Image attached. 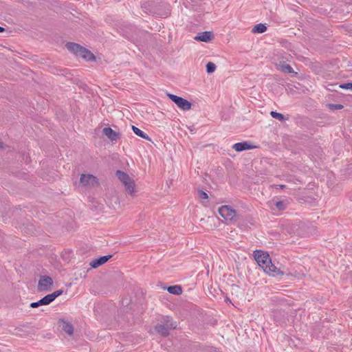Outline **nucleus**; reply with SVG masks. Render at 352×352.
Here are the masks:
<instances>
[{
    "label": "nucleus",
    "instance_id": "f257e3e1",
    "mask_svg": "<svg viewBox=\"0 0 352 352\" xmlns=\"http://www.w3.org/2000/svg\"><path fill=\"white\" fill-rule=\"evenodd\" d=\"M254 256L258 265L262 267L265 273L274 276L278 274L283 275V272L272 263L270 255L267 253L257 250L254 252Z\"/></svg>",
    "mask_w": 352,
    "mask_h": 352
},
{
    "label": "nucleus",
    "instance_id": "f03ea898",
    "mask_svg": "<svg viewBox=\"0 0 352 352\" xmlns=\"http://www.w3.org/2000/svg\"><path fill=\"white\" fill-rule=\"evenodd\" d=\"M167 96L180 109L188 111L191 109L192 104L187 100L172 94H168Z\"/></svg>",
    "mask_w": 352,
    "mask_h": 352
},
{
    "label": "nucleus",
    "instance_id": "7ed1b4c3",
    "mask_svg": "<svg viewBox=\"0 0 352 352\" xmlns=\"http://www.w3.org/2000/svg\"><path fill=\"white\" fill-rule=\"evenodd\" d=\"M53 283V279L50 276L47 275L41 276L38 283V290L39 292L51 291Z\"/></svg>",
    "mask_w": 352,
    "mask_h": 352
},
{
    "label": "nucleus",
    "instance_id": "20e7f679",
    "mask_svg": "<svg viewBox=\"0 0 352 352\" xmlns=\"http://www.w3.org/2000/svg\"><path fill=\"white\" fill-rule=\"evenodd\" d=\"M219 213L226 221H233L236 215V210L227 205L221 206L219 208Z\"/></svg>",
    "mask_w": 352,
    "mask_h": 352
},
{
    "label": "nucleus",
    "instance_id": "39448f33",
    "mask_svg": "<svg viewBox=\"0 0 352 352\" xmlns=\"http://www.w3.org/2000/svg\"><path fill=\"white\" fill-rule=\"evenodd\" d=\"M80 183L84 186H96L99 184L98 178L90 174H82L80 178Z\"/></svg>",
    "mask_w": 352,
    "mask_h": 352
},
{
    "label": "nucleus",
    "instance_id": "423d86ee",
    "mask_svg": "<svg viewBox=\"0 0 352 352\" xmlns=\"http://www.w3.org/2000/svg\"><path fill=\"white\" fill-rule=\"evenodd\" d=\"M103 134L105 135L111 141H117L120 139L121 134L115 131L110 127H104L102 130Z\"/></svg>",
    "mask_w": 352,
    "mask_h": 352
},
{
    "label": "nucleus",
    "instance_id": "0eeeda50",
    "mask_svg": "<svg viewBox=\"0 0 352 352\" xmlns=\"http://www.w3.org/2000/svg\"><path fill=\"white\" fill-rule=\"evenodd\" d=\"M65 46L68 51L73 53L74 54H75L77 56H79L80 54H81V51L82 50V49L84 47L78 43H72V42H68L65 45Z\"/></svg>",
    "mask_w": 352,
    "mask_h": 352
},
{
    "label": "nucleus",
    "instance_id": "6e6552de",
    "mask_svg": "<svg viewBox=\"0 0 352 352\" xmlns=\"http://www.w3.org/2000/svg\"><path fill=\"white\" fill-rule=\"evenodd\" d=\"M111 257H112L111 254L100 256L98 258L93 260L90 263V266L92 268L96 269V268L98 267L99 266L107 263Z\"/></svg>",
    "mask_w": 352,
    "mask_h": 352
},
{
    "label": "nucleus",
    "instance_id": "1a4fd4ad",
    "mask_svg": "<svg viewBox=\"0 0 352 352\" xmlns=\"http://www.w3.org/2000/svg\"><path fill=\"white\" fill-rule=\"evenodd\" d=\"M52 302L53 300H52L50 294H47L37 302L30 303V307L31 308H37L40 306L48 305Z\"/></svg>",
    "mask_w": 352,
    "mask_h": 352
},
{
    "label": "nucleus",
    "instance_id": "9d476101",
    "mask_svg": "<svg viewBox=\"0 0 352 352\" xmlns=\"http://www.w3.org/2000/svg\"><path fill=\"white\" fill-rule=\"evenodd\" d=\"M214 38V34L212 32L206 31L201 33H199L195 37V39L196 41H203L205 43H208L210 41Z\"/></svg>",
    "mask_w": 352,
    "mask_h": 352
},
{
    "label": "nucleus",
    "instance_id": "9b49d317",
    "mask_svg": "<svg viewBox=\"0 0 352 352\" xmlns=\"http://www.w3.org/2000/svg\"><path fill=\"white\" fill-rule=\"evenodd\" d=\"M232 148L237 152H241L243 151L254 148H255V146L248 142H241L234 144L232 146Z\"/></svg>",
    "mask_w": 352,
    "mask_h": 352
},
{
    "label": "nucleus",
    "instance_id": "f8f14e48",
    "mask_svg": "<svg viewBox=\"0 0 352 352\" xmlns=\"http://www.w3.org/2000/svg\"><path fill=\"white\" fill-rule=\"evenodd\" d=\"M155 330L158 334L163 337H167L169 336L170 333V329H168L167 327L165 326V324H162V323L157 324L155 327Z\"/></svg>",
    "mask_w": 352,
    "mask_h": 352
},
{
    "label": "nucleus",
    "instance_id": "ddd939ff",
    "mask_svg": "<svg viewBox=\"0 0 352 352\" xmlns=\"http://www.w3.org/2000/svg\"><path fill=\"white\" fill-rule=\"evenodd\" d=\"M79 56L87 61H94L96 60V57L94 54L85 47H83L82 50L81 51V54H80Z\"/></svg>",
    "mask_w": 352,
    "mask_h": 352
},
{
    "label": "nucleus",
    "instance_id": "4468645a",
    "mask_svg": "<svg viewBox=\"0 0 352 352\" xmlns=\"http://www.w3.org/2000/svg\"><path fill=\"white\" fill-rule=\"evenodd\" d=\"M161 322L162 324H165V326L170 329H174L177 327V324L173 322V318L168 316H164Z\"/></svg>",
    "mask_w": 352,
    "mask_h": 352
},
{
    "label": "nucleus",
    "instance_id": "2eb2a0df",
    "mask_svg": "<svg viewBox=\"0 0 352 352\" xmlns=\"http://www.w3.org/2000/svg\"><path fill=\"white\" fill-rule=\"evenodd\" d=\"M124 185L129 195H130L132 197L135 196V184L134 180L133 179H131L130 181L126 182V183H124Z\"/></svg>",
    "mask_w": 352,
    "mask_h": 352
},
{
    "label": "nucleus",
    "instance_id": "dca6fc26",
    "mask_svg": "<svg viewBox=\"0 0 352 352\" xmlns=\"http://www.w3.org/2000/svg\"><path fill=\"white\" fill-rule=\"evenodd\" d=\"M116 175L123 184L131 179L127 173L120 170L116 171Z\"/></svg>",
    "mask_w": 352,
    "mask_h": 352
},
{
    "label": "nucleus",
    "instance_id": "f3484780",
    "mask_svg": "<svg viewBox=\"0 0 352 352\" xmlns=\"http://www.w3.org/2000/svg\"><path fill=\"white\" fill-rule=\"evenodd\" d=\"M131 128H132L133 133L136 135H138L143 139H145L146 140H148V141L151 140V138L148 137V135L146 133H145L144 131L140 130L139 128H138L133 125L131 126Z\"/></svg>",
    "mask_w": 352,
    "mask_h": 352
},
{
    "label": "nucleus",
    "instance_id": "a211bd4d",
    "mask_svg": "<svg viewBox=\"0 0 352 352\" xmlns=\"http://www.w3.org/2000/svg\"><path fill=\"white\" fill-rule=\"evenodd\" d=\"M61 322L63 323L62 329L68 335H72L74 333L73 325L71 323L65 322L64 320H61Z\"/></svg>",
    "mask_w": 352,
    "mask_h": 352
},
{
    "label": "nucleus",
    "instance_id": "6ab92c4d",
    "mask_svg": "<svg viewBox=\"0 0 352 352\" xmlns=\"http://www.w3.org/2000/svg\"><path fill=\"white\" fill-rule=\"evenodd\" d=\"M167 291L170 294L179 295L182 293V288L180 285H173L168 287Z\"/></svg>",
    "mask_w": 352,
    "mask_h": 352
},
{
    "label": "nucleus",
    "instance_id": "aec40b11",
    "mask_svg": "<svg viewBox=\"0 0 352 352\" xmlns=\"http://www.w3.org/2000/svg\"><path fill=\"white\" fill-rule=\"evenodd\" d=\"M267 30V26L263 23H258L253 28L252 32L253 33H263Z\"/></svg>",
    "mask_w": 352,
    "mask_h": 352
},
{
    "label": "nucleus",
    "instance_id": "412c9836",
    "mask_svg": "<svg viewBox=\"0 0 352 352\" xmlns=\"http://www.w3.org/2000/svg\"><path fill=\"white\" fill-rule=\"evenodd\" d=\"M270 116L273 118L277 119L280 121H285L288 119V118H286L283 114L273 111L270 112Z\"/></svg>",
    "mask_w": 352,
    "mask_h": 352
},
{
    "label": "nucleus",
    "instance_id": "4be33fe9",
    "mask_svg": "<svg viewBox=\"0 0 352 352\" xmlns=\"http://www.w3.org/2000/svg\"><path fill=\"white\" fill-rule=\"evenodd\" d=\"M280 69L282 72H285L287 74H292L294 73L293 68L288 64H283L280 65Z\"/></svg>",
    "mask_w": 352,
    "mask_h": 352
},
{
    "label": "nucleus",
    "instance_id": "5701e85b",
    "mask_svg": "<svg viewBox=\"0 0 352 352\" xmlns=\"http://www.w3.org/2000/svg\"><path fill=\"white\" fill-rule=\"evenodd\" d=\"M329 110L331 111H336V110H340L344 108V106L341 104H331L329 103L326 105Z\"/></svg>",
    "mask_w": 352,
    "mask_h": 352
},
{
    "label": "nucleus",
    "instance_id": "b1692460",
    "mask_svg": "<svg viewBox=\"0 0 352 352\" xmlns=\"http://www.w3.org/2000/svg\"><path fill=\"white\" fill-rule=\"evenodd\" d=\"M216 69V65L212 62H208L206 64V72L208 74L213 73Z\"/></svg>",
    "mask_w": 352,
    "mask_h": 352
},
{
    "label": "nucleus",
    "instance_id": "393cba45",
    "mask_svg": "<svg viewBox=\"0 0 352 352\" xmlns=\"http://www.w3.org/2000/svg\"><path fill=\"white\" fill-rule=\"evenodd\" d=\"M63 290L58 289V290H56V291L50 294V296L52 300L54 301L57 297H58L59 296L63 294Z\"/></svg>",
    "mask_w": 352,
    "mask_h": 352
},
{
    "label": "nucleus",
    "instance_id": "a878e982",
    "mask_svg": "<svg viewBox=\"0 0 352 352\" xmlns=\"http://www.w3.org/2000/svg\"><path fill=\"white\" fill-rule=\"evenodd\" d=\"M275 205L278 210H283L286 208L285 204L283 201H277Z\"/></svg>",
    "mask_w": 352,
    "mask_h": 352
},
{
    "label": "nucleus",
    "instance_id": "bb28decb",
    "mask_svg": "<svg viewBox=\"0 0 352 352\" xmlns=\"http://www.w3.org/2000/svg\"><path fill=\"white\" fill-rule=\"evenodd\" d=\"M197 195L199 198L201 199H207L208 198V194L201 190H198Z\"/></svg>",
    "mask_w": 352,
    "mask_h": 352
},
{
    "label": "nucleus",
    "instance_id": "cd10ccee",
    "mask_svg": "<svg viewBox=\"0 0 352 352\" xmlns=\"http://www.w3.org/2000/svg\"><path fill=\"white\" fill-rule=\"evenodd\" d=\"M339 87L343 89H351L352 90V82H347V83H343L340 84L339 85Z\"/></svg>",
    "mask_w": 352,
    "mask_h": 352
},
{
    "label": "nucleus",
    "instance_id": "c85d7f7f",
    "mask_svg": "<svg viewBox=\"0 0 352 352\" xmlns=\"http://www.w3.org/2000/svg\"><path fill=\"white\" fill-rule=\"evenodd\" d=\"M276 186L280 189H284L286 187L285 185H283V184L276 185Z\"/></svg>",
    "mask_w": 352,
    "mask_h": 352
},
{
    "label": "nucleus",
    "instance_id": "c756f323",
    "mask_svg": "<svg viewBox=\"0 0 352 352\" xmlns=\"http://www.w3.org/2000/svg\"><path fill=\"white\" fill-rule=\"evenodd\" d=\"M6 29L1 26H0V33L5 32Z\"/></svg>",
    "mask_w": 352,
    "mask_h": 352
},
{
    "label": "nucleus",
    "instance_id": "7c9ffc66",
    "mask_svg": "<svg viewBox=\"0 0 352 352\" xmlns=\"http://www.w3.org/2000/svg\"><path fill=\"white\" fill-rule=\"evenodd\" d=\"M3 144H4L3 142L0 141V148H3Z\"/></svg>",
    "mask_w": 352,
    "mask_h": 352
},
{
    "label": "nucleus",
    "instance_id": "2f4dec72",
    "mask_svg": "<svg viewBox=\"0 0 352 352\" xmlns=\"http://www.w3.org/2000/svg\"><path fill=\"white\" fill-rule=\"evenodd\" d=\"M346 3L351 4V0H346Z\"/></svg>",
    "mask_w": 352,
    "mask_h": 352
}]
</instances>
